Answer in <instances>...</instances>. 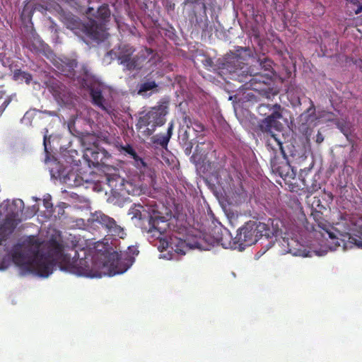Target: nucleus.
I'll use <instances>...</instances> for the list:
<instances>
[{"label":"nucleus","mask_w":362,"mask_h":362,"mask_svg":"<svg viewBox=\"0 0 362 362\" xmlns=\"http://www.w3.org/2000/svg\"><path fill=\"white\" fill-rule=\"evenodd\" d=\"M42 243L36 237H28L21 245L14 247L11 256L13 262L19 267L22 274H33L47 277L57 264L61 270L86 277H100L94 270L90 259L87 257L74 259L66 255L63 247L56 240L47 243V252L42 251Z\"/></svg>","instance_id":"f257e3e1"},{"label":"nucleus","mask_w":362,"mask_h":362,"mask_svg":"<svg viewBox=\"0 0 362 362\" xmlns=\"http://www.w3.org/2000/svg\"><path fill=\"white\" fill-rule=\"evenodd\" d=\"M147 230L148 239L150 242L158 240L156 244L160 252H175L176 254L184 255L188 250L203 249L202 239L187 235L185 239L177 236V233L165 235L169 223L160 212L153 210V214L149 216Z\"/></svg>","instance_id":"f03ea898"},{"label":"nucleus","mask_w":362,"mask_h":362,"mask_svg":"<svg viewBox=\"0 0 362 362\" xmlns=\"http://www.w3.org/2000/svg\"><path fill=\"white\" fill-rule=\"evenodd\" d=\"M250 47H238L234 52L226 54L216 61L217 74L224 78L245 82L248 78V67L246 62L252 56Z\"/></svg>","instance_id":"7ed1b4c3"},{"label":"nucleus","mask_w":362,"mask_h":362,"mask_svg":"<svg viewBox=\"0 0 362 362\" xmlns=\"http://www.w3.org/2000/svg\"><path fill=\"white\" fill-rule=\"evenodd\" d=\"M262 236L269 237V229L267 224L255 221L246 222L238 231L234 238L230 239L228 247L242 252L247 247L255 244Z\"/></svg>","instance_id":"20e7f679"},{"label":"nucleus","mask_w":362,"mask_h":362,"mask_svg":"<svg viewBox=\"0 0 362 362\" xmlns=\"http://www.w3.org/2000/svg\"><path fill=\"white\" fill-rule=\"evenodd\" d=\"M168 110V102L160 101L148 112L141 113L136 124V130L141 132L144 136H151L158 127H161L165 123Z\"/></svg>","instance_id":"39448f33"},{"label":"nucleus","mask_w":362,"mask_h":362,"mask_svg":"<svg viewBox=\"0 0 362 362\" xmlns=\"http://www.w3.org/2000/svg\"><path fill=\"white\" fill-rule=\"evenodd\" d=\"M136 49L130 45H120L117 49L110 52L117 59L119 64L128 71L139 70L143 66L147 57L153 53V50L145 47L134 55Z\"/></svg>","instance_id":"423d86ee"},{"label":"nucleus","mask_w":362,"mask_h":362,"mask_svg":"<svg viewBox=\"0 0 362 362\" xmlns=\"http://www.w3.org/2000/svg\"><path fill=\"white\" fill-rule=\"evenodd\" d=\"M89 21L83 25L86 35L93 40H102L105 37V23L111 16V11L107 4H103L98 8L95 13L94 9L89 7L86 11Z\"/></svg>","instance_id":"0eeeda50"},{"label":"nucleus","mask_w":362,"mask_h":362,"mask_svg":"<svg viewBox=\"0 0 362 362\" xmlns=\"http://www.w3.org/2000/svg\"><path fill=\"white\" fill-rule=\"evenodd\" d=\"M281 110V105L278 103L274 104V110H273L271 115L259 122L258 129L262 133L270 136L267 145L272 146V149L274 151L279 148L284 156H286L282 142L278 139L276 134L274 133V131L281 132L283 129V125L279 122V119L283 117Z\"/></svg>","instance_id":"6e6552de"},{"label":"nucleus","mask_w":362,"mask_h":362,"mask_svg":"<svg viewBox=\"0 0 362 362\" xmlns=\"http://www.w3.org/2000/svg\"><path fill=\"white\" fill-rule=\"evenodd\" d=\"M96 250L104 256V266L108 267V276L123 274L125 272L133 262V257L129 256L127 253L122 252H110L109 248L105 245L98 243L95 247Z\"/></svg>","instance_id":"1a4fd4ad"},{"label":"nucleus","mask_w":362,"mask_h":362,"mask_svg":"<svg viewBox=\"0 0 362 362\" xmlns=\"http://www.w3.org/2000/svg\"><path fill=\"white\" fill-rule=\"evenodd\" d=\"M245 86L246 88L257 92L261 95L269 98L274 95L272 93V78L269 74H262V71L254 72L253 69H248V78Z\"/></svg>","instance_id":"9d476101"},{"label":"nucleus","mask_w":362,"mask_h":362,"mask_svg":"<svg viewBox=\"0 0 362 362\" xmlns=\"http://www.w3.org/2000/svg\"><path fill=\"white\" fill-rule=\"evenodd\" d=\"M91 226L101 228L107 235L123 238L125 235L123 228L116 220L103 212L96 211L91 215Z\"/></svg>","instance_id":"9b49d317"},{"label":"nucleus","mask_w":362,"mask_h":362,"mask_svg":"<svg viewBox=\"0 0 362 362\" xmlns=\"http://www.w3.org/2000/svg\"><path fill=\"white\" fill-rule=\"evenodd\" d=\"M18 204L20 205L21 208L23 205V202L21 200L13 201L11 203L6 202L1 206L2 209H5L6 214L3 223L0 226V233L6 239L13 232L18 224L16 217L18 216V212L21 211V209L16 210Z\"/></svg>","instance_id":"f8f14e48"},{"label":"nucleus","mask_w":362,"mask_h":362,"mask_svg":"<svg viewBox=\"0 0 362 362\" xmlns=\"http://www.w3.org/2000/svg\"><path fill=\"white\" fill-rule=\"evenodd\" d=\"M23 43L28 49L33 52H38L43 45V42L32 27L30 28V32L24 35Z\"/></svg>","instance_id":"ddd939ff"},{"label":"nucleus","mask_w":362,"mask_h":362,"mask_svg":"<svg viewBox=\"0 0 362 362\" xmlns=\"http://www.w3.org/2000/svg\"><path fill=\"white\" fill-rule=\"evenodd\" d=\"M92 98L93 103L97 105L108 115L112 114V110L111 107H107L104 105V97L102 95V91L99 88H92L90 93Z\"/></svg>","instance_id":"4468645a"},{"label":"nucleus","mask_w":362,"mask_h":362,"mask_svg":"<svg viewBox=\"0 0 362 362\" xmlns=\"http://www.w3.org/2000/svg\"><path fill=\"white\" fill-rule=\"evenodd\" d=\"M311 216L315 220L317 226L325 231L331 239H334L335 235L334 233L331 230V226L329 223L323 218L322 214L320 211H315L314 212H311Z\"/></svg>","instance_id":"2eb2a0df"},{"label":"nucleus","mask_w":362,"mask_h":362,"mask_svg":"<svg viewBox=\"0 0 362 362\" xmlns=\"http://www.w3.org/2000/svg\"><path fill=\"white\" fill-rule=\"evenodd\" d=\"M173 124L171 122L169 124L167 133L165 134H156L151 136V141L154 144L158 145L163 148H167L169 141L173 135Z\"/></svg>","instance_id":"dca6fc26"},{"label":"nucleus","mask_w":362,"mask_h":362,"mask_svg":"<svg viewBox=\"0 0 362 362\" xmlns=\"http://www.w3.org/2000/svg\"><path fill=\"white\" fill-rule=\"evenodd\" d=\"M62 18V21L67 28L74 30L78 27L80 22L78 21V18L76 16L71 14L70 13H67L66 14L63 15Z\"/></svg>","instance_id":"f3484780"},{"label":"nucleus","mask_w":362,"mask_h":362,"mask_svg":"<svg viewBox=\"0 0 362 362\" xmlns=\"http://www.w3.org/2000/svg\"><path fill=\"white\" fill-rule=\"evenodd\" d=\"M273 64L274 62L267 57L259 59L260 71H262V74H269L270 77L272 78V76H274V68L272 67Z\"/></svg>","instance_id":"a211bd4d"},{"label":"nucleus","mask_w":362,"mask_h":362,"mask_svg":"<svg viewBox=\"0 0 362 362\" xmlns=\"http://www.w3.org/2000/svg\"><path fill=\"white\" fill-rule=\"evenodd\" d=\"M183 122L187 129L192 128L196 132L202 133L205 129V127L202 123L198 121H192V119L188 116L184 117Z\"/></svg>","instance_id":"6ab92c4d"},{"label":"nucleus","mask_w":362,"mask_h":362,"mask_svg":"<svg viewBox=\"0 0 362 362\" xmlns=\"http://www.w3.org/2000/svg\"><path fill=\"white\" fill-rule=\"evenodd\" d=\"M199 0H186V4H197L199 3ZM224 0H204L203 2V8L204 11V13L206 12V10L207 8H209L210 9L214 10L218 5V4L221 3Z\"/></svg>","instance_id":"aec40b11"},{"label":"nucleus","mask_w":362,"mask_h":362,"mask_svg":"<svg viewBox=\"0 0 362 362\" xmlns=\"http://www.w3.org/2000/svg\"><path fill=\"white\" fill-rule=\"evenodd\" d=\"M34 12L35 8L32 4H25L21 13V18L22 21H28L30 22V21L32 20V16L33 15Z\"/></svg>","instance_id":"412c9836"},{"label":"nucleus","mask_w":362,"mask_h":362,"mask_svg":"<svg viewBox=\"0 0 362 362\" xmlns=\"http://www.w3.org/2000/svg\"><path fill=\"white\" fill-rule=\"evenodd\" d=\"M257 111L259 115L267 117L274 111V105L261 103L257 106Z\"/></svg>","instance_id":"4be33fe9"},{"label":"nucleus","mask_w":362,"mask_h":362,"mask_svg":"<svg viewBox=\"0 0 362 362\" xmlns=\"http://www.w3.org/2000/svg\"><path fill=\"white\" fill-rule=\"evenodd\" d=\"M158 87L157 83L154 81H146L140 84L139 87V93H146Z\"/></svg>","instance_id":"5701e85b"},{"label":"nucleus","mask_w":362,"mask_h":362,"mask_svg":"<svg viewBox=\"0 0 362 362\" xmlns=\"http://www.w3.org/2000/svg\"><path fill=\"white\" fill-rule=\"evenodd\" d=\"M306 112L309 115L306 119L307 122H314L317 120L319 117L316 116V107L315 106V103L310 99V106L307 109Z\"/></svg>","instance_id":"b1692460"},{"label":"nucleus","mask_w":362,"mask_h":362,"mask_svg":"<svg viewBox=\"0 0 362 362\" xmlns=\"http://www.w3.org/2000/svg\"><path fill=\"white\" fill-rule=\"evenodd\" d=\"M14 78L16 79L24 80L27 84H28L32 81V75L30 74L25 71H22L21 70L15 71Z\"/></svg>","instance_id":"393cba45"},{"label":"nucleus","mask_w":362,"mask_h":362,"mask_svg":"<svg viewBox=\"0 0 362 362\" xmlns=\"http://www.w3.org/2000/svg\"><path fill=\"white\" fill-rule=\"evenodd\" d=\"M348 242L350 244L354 245L358 248L362 249V232L360 235H348Z\"/></svg>","instance_id":"a878e982"},{"label":"nucleus","mask_w":362,"mask_h":362,"mask_svg":"<svg viewBox=\"0 0 362 362\" xmlns=\"http://www.w3.org/2000/svg\"><path fill=\"white\" fill-rule=\"evenodd\" d=\"M288 247H290V244H288ZM289 252L296 256L307 257L309 255V252L306 251V250L303 248L302 246L298 249H292L289 247Z\"/></svg>","instance_id":"bb28decb"},{"label":"nucleus","mask_w":362,"mask_h":362,"mask_svg":"<svg viewBox=\"0 0 362 362\" xmlns=\"http://www.w3.org/2000/svg\"><path fill=\"white\" fill-rule=\"evenodd\" d=\"M348 4L354 6V11L355 13H361L362 12V0H346Z\"/></svg>","instance_id":"cd10ccee"},{"label":"nucleus","mask_w":362,"mask_h":362,"mask_svg":"<svg viewBox=\"0 0 362 362\" xmlns=\"http://www.w3.org/2000/svg\"><path fill=\"white\" fill-rule=\"evenodd\" d=\"M88 152H89L90 154V158L93 159V163H95L98 165L100 161H102V158H99L100 153L98 151L88 149Z\"/></svg>","instance_id":"c85d7f7f"},{"label":"nucleus","mask_w":362,"mask_h":362,"mask_svg":"<svg viewBox=\"0 0 362 362\" xmlns=\"http://www.w3.org/2000/svg\"><path fill=\"white\" fill-rule=\"evenodd\" d=\"M132 158L134 160V165L137 169L141 170L142 168H146V163L137 154H136V157H133Z\"/></svg>","instance_id":"c756f323"},{"label":"nucleus","mask_w":362,"mask_h":362,"mask_svg":"<svg viewBox=\"0 0 362 362\" xmlns=\"http://www.w3.org/2000/svg\"><path fill=\"white\" fill-rule=\"evenodd\" d=\"M141 208H142L141 206L138 205L137 206H135L134 208L131 209L129 214L132 215V218L141 219Z\"/></svg>","instance_id":"7c9ffc66"},{"label":"nucleus","mask_w":362,"mask_h":362,"mask_svg":"<svg viewBox=\"0 0 362 362\" xmlns=\"http://www.w3.org/2000/svg\"><path fill=\"white\" fill-rule=\"evenodd\" d=\"M199 26L202 28L203 33H204L205 34L211 33L212 26L210 25V23L208 21L206 16V21H204L203 25H200Z\"/></svg>","instance_id":"2f4dec72"},{"label":"nucleus","mask_w":362,"mask_h":362,"mask_svg":"<svg viewBox=\"0 0 362 362\" xmlns=\"http://www.w3.org/2000/svg\"><path fill=\"white\" fill-rule=\"evenodd\" d=\"M204 64L205 66L209 67V69L213 70L217 73V70L214 69L216 67V62L214 63L211 57L206 58L204 61Z\"/></svg>","instance_id":"473e14b6"},{"label":"nucleus","mask_w":362,"mask_h":362,"mask_svg":"<svg viewBox=\"0 0 362 362\" xmlns=\"http://www.w3.org/2000/svg\"><path fill=\"white\" fill-rule=\"evenodd\" d=\"M123 150L132 158L136 157V153L130 144H127L125 146H124Z\"/></svg>","instance_id":"72a5a7b5"},{"label":"nucleus","mask_w":362,"mask_h":362,"mask_svg":"<svg viewBox=\"0 0 362 362\" xmlns=\"http://www.w3.org/2000/svg\"><path fill=\"white\" fill-rule=\"evenodd\" d=\"M288 0H272L276 7L280 6L281 4H284L285 3H287Z\"/></svg>","instance_id":"f704fd0d"},{"label":"nucleus","mask_w":362,"mask_h":362,"mask_svg":"<svg viewBox=\"0 0 362 362\" xmlns=\"http://www.w3.org/2000/svg\"><path fill=\"white\" fill-rule=\"evenodd\" d=\"M324 139L323 134L319 132L316 136V142L321 144L324 141Z\"/></svg>","instance_id":"c9c22d12"},{"label":"nucleus","mask_w":362,"mask_h":362,"mask_svg":"<svg viewBox=\"0 0 362 362\" xmlns=\"http://www.w3.org/2000/svg\"><path fill=\"white\" fill-rule=\"evenodd\" d=\"M285 168H287V171H286V173H284V171H281V168H279L278 169V171H279V174H280L281 176H286V174L288 173V170H289V168H290V166L286 163V164H285Z\"/></svg>","instance_id":"e433bc0d"},{"label":"nucleus","mask_w":362,"mask_h":362,"mask_svg":"<svg viewBox=\"0 0 362 362\" xmlns=\"http://www.w3.org/2000/svg\"><path fill=\"white\" fill-rule=\"evenodd\" d=\"M6 239L0 233V245H2L3 242H4Z\"/></svg>","instance_id":"4c0bfd02"},{"label":"nucleus","mask_w":362,"mask_h":362,"mask_svg":"<svg viewBox=\"0 0 362 362\" xmlns=\"http://www.w3.org/2000/svg\"><path fill=\"white\" fill-rule=\"evenodd\" d=\"M46 139H47L46 136H45V137H44V145H45V149H47V146H46Z\"/></svg>","instance_id":"58836bf2"},{"label":"nucleus","mask_w":362,"mask_h":362,"mask_svg":"<svg viewBox=\"0 0 362 362\" xmlns=\"http://www.w3.org/2000/svg\"><path fill=\"white\" fill-rule=\"evenodd\" d=\"M6 268V266H1V267H0V270H4V269H5Z\"/></svg>","instance_id":"ea45409f"},{"label":"nucleus","mask_w":362,"mask_h":362,"mask_svg":"<svg viewBox=\"0 0 362 362\" xmlns=\"http://www.w3.org/2000/svg\"><path fill=\"white\" fill-rule=\"evenodd\" d=\"M49 115L54 116V115H55V113L54 112H49Z\"/></svg>","instance_id":"a19ab883"},{"label":"nucleus","mask_w":362,"mask_h":362,"mask_svg":"<svg viewBox=\"0 0 362 362\" xmlns=\"http://www.w3.org/2000/svg\"><path fill=\"white\" fill-rule=\"evenodd\" d=\"M45 206H46V208H49L48 203L45 204Z\"/></svg>","instance_id":"79ce46f5"},{"label":"nucleus","mask_w":362,"mask_h":362,"mask_svg":"<svg viewBox=\"0 0 362 362\" xmlns=\"http://www.w3.org/2000/svg\"><path fill=\"white\" fill-rule=\"evenodd\" d=\"M222 245H223L225 247H227L224 243H221Z\"/></svg>","instance_id":"37998d69"}]
</instances>
